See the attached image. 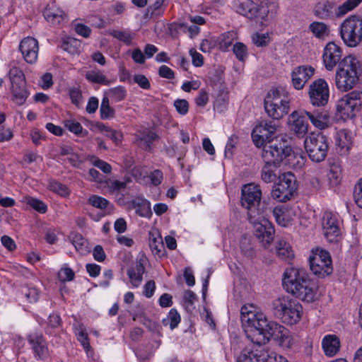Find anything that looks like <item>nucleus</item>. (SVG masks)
Returning a JSON list of instances; mask_svg holds the SVG:
<instances>
[{
  "mask_svg": "<svg viewBox=\"0 0 362 362\" xmlns=\"http://www.w3.org/2000/svg\"><path fill=\"white\" fill-rule=\"evenodd\" d=\"M240 314L247 337L255 344H265L270 328L266 315L252 304L244 305Z\"/></svg>",
  "mask_w": 362,
  "mask_h": 362,
  "instance_id": "1",
  "label": "nucleus"
},
{
  "mask_svg": "<svg viewBox=\"0 0 362 362\" xmlns=\"http://www.w3.org/2000/svg\"><path fill=\"white\" fill-rule=\"evenodd\" d=\"M282 284L287 292L307 302L315 298V291L310 285L306 271L296 267L287 268L283 276Z\"/></svg>",
  "mask_w": 362,
  "mask_h": 362,
  "instance_id": "2",
  "label": "nucleus"
},
{
  "mask_svg": "<svg viewBox=\"0 0 362 362\" xmlns=\"http://www.w3.org/2000/svg\"><path fill=\"white\" fill-rule=\"evenodd\" d=\"M361 71L358 59L354 55H348L343 58L335 74V85L341 92H347L358 83Z\"/></svg>",
  "mask_w": 362,
  "mask_h": 362,
  "instance_id": "3",
  "label": "nucleus"
},
{
  "mask_svg": "<svg viewBox=\"0 0 362 362\" xmlns=\"http://www.w3.org/2000/svg\"><path fill=\"white\" fill-rule=\"evenodd\" d=\"M291 102V97L285 88H273L264 98L265 112L273 119H280L288 113Z\"/></svg>",
  "mask_w": 362,
  "mask_h": 362,
  "instance_id": "4",
  "label": "nucleus"
},
{
  "mask_svg": "<svg viewBox=\"0 0 362 362\" xmlns=\"http://www.w3.org/2000/svg\"><path fill=\"white\" fill-rule=\"evenodd\" d=\"M274 315L284 323L294 325L298 323L303 315V307L296 299L283 296L274 299L272 303Z\"/></svg>",
  "mask_w": 362,
  "mask_h": 362,
  "instance_id": "5",
  "label": "nucleus"
},
{
  "mask_svg": "<svg viewBox=\"0 0 362 362\" xmlns=\"http://www.w3.org/2000/svg\"><path fill=\"white\" fill-rule=\"evenodd\" d=\"M339 33L347 47H357L362 42V18L356 15L348 17L340 25Z\"/></svg>",
  "mask_w": 362,
  "mask_h": 362,
  "instance_id": "6",
  "label": "nucleus"
},
{
  "mask_svg": "<svg viewBox=\"0 0 362 362\" xmlns=\"http://www.w3.org/2000/svg\"><path fill=\"white\" fill-rule=\"evenodd\" d=\"M304 146L309 158L314 162L320 163L327 156L329 143L322 133L311 132L304 141Z\"/></svg>",
  "mask_w": 362,
  "mask_h": 362,
  "instance_id": "7",
  "label": "nucleus"
},
{
  "mask_svg": "<svg viewBox=\"0 0 362 362\" xmlns=\"http://www.w3.org/2000/svg\"><path fill=\"white\" fill-rule=\"evenodd\" d=\"M309 263L312 272L320 278H325L333 272L331 255L324 249H313L309 257Z\"/></svg>",
  "mask_w": 362,
  "mask_h": 362,
  "instance_id": "8",
  "label": "nucleus"
},
{
  "mask_svg": "<svg viewBox=\"0 0 362 362\" xmlns=\"http://www.w3.org/2000/svg\"><path fill=\"white\" fill-rule=\"evenodd\" d=\"M297 189L296 179L291 173H284L279 176V181L272 190V197L279 202H286L291 199Z\"/></svg>",
  "mask_w": 362,
  "mask_h": 362,
  "instance_id": "9",
  "label": "nucleus"
},
{
  "mask_svg": "<svg viewBox=\"0 0 362 362\" xmlns=\"http://www.w3.org/2000/svg\"><path fill=\"white\" fill-rule=\"evenodd\" d=\"M362 107V91L354 90L337 103V113L341 119L346 120L354 117Z\"/></svg>",
  "mask_w": 362,
  "mask_h": 362,
  "instance_id": "10",
  "label": "nucleus"
},
{
  "mask_svg": "<svg viewBox=\"0 0 362 362\" xmlns=\"http://www.w3.org/2000/svg\"><path fill=\"white\" fill-rule=\"evenodd\" d=\"M248 220L253 226L255 236L265 247L269 245L274 240L275 230L272 223L265 217L264 213L256 215L255 212H252Z\"/></svg>",
  "mask_w": 362,
  "mask_h": 362,
  "instance_id": "11",
  "label": "nucleus"
},
{
  "mask_svg": "<svg viewBox=\"0 0 362 362\" xmlns=\"http://www.w3.org/2000/svg\"><path fill=\"white\" fill-rule=\"evenodd\" d=\"M361 1L362 0H346L340 6L329 1L319 4L315 8V14L322 18L341 17L354 10Z\"/></svg>",
  "mask_w": 362,
  "mask_h": 362,
  "instance_id": "12",
  "label": "nucleus"
},
{
  "mask_svg": "<svg viewBox=\"0 0 362 362\" xmlns=\"http://www.w3.org/2000/svg\"><path fill=\"white\" fill-rule=\"evenodd\" d=\"M262 199L260 187L254 183L245 185L242 188L241 203L243 207L247 209V216L250 217L252 212L258 215L264 212L259 208Z\"/></svg>",
  "mask_w": 362,
  "mask_h": 362,
  "instance_id": "13",
  "label": "nucleus"
},
{
  "mask_svg": "<svg viewBox=\"0 0 362 362\" xmlns=\"http://www.w3.org/2000/svg\"><path fill=\"white\" fill-rule=\"evenodd\" d=\"M262 146V157L264 163L273 164L275 168L280 167L289 150V146L277 140L269 141Z\"/></svg>",
  "mask_w": 362,
  "mask_h": 362,
  "instance_id": "14",
  "label": "nucleus"
},
{
  "mask_svg": "<svg viewBox=\"0 0 362 362\" xmlns=\"http://www.w3.org/2000/svg\"><path fill=\"white\" fill-rule=\"evenodd\" d=\"M308 95L313 106L322 107L327 105L329 98V88L327 81L323 78L313 81L309 86Z\"/></svg>",
  "mask_w": 362,
  "mask_h": 362,
  "instance_id": "15",
  "label": "nucleus"
},
{
  "mask_svg": "<svg viewBox=\"0 0 362 362\" xmlns=\"http://www.w3.org/2000/svg\"><path fill=\"white\" fill-rule=\"evenodd\" d=\"M238 362H289L285 357L274 352L266 350L243 351L238 358Z\"/></svg>",
  "mask_w": 362,
  "mask_h": 362,
  "instance_id": "16",
  "label": "nucleus"
},
{
  "mask_svg": "<svg viewBox=\"0 0 362 362\" xmlns=\"http://www.w3.org/2000/svg\"><path fill=\"white\" fill-rule=\"evenodd\" d=\"M322 225L327 240L329 243L338 242L340 238L341 230L337 216L332 212H325Z\"/></svg>",
  "mask_w": 362,
  "mask_h": 362,
  "instance_id": "17",
  "label": "nucleus"
},
{
  "mask_svg": "<svg viewBox=\"0 0 362 362\" xmlns=\"http://www.w3.org/2000/svg\"><path fill=\"white\" fill-rule=\"evenodd\" d=\"M278 126L271 121H265L257 125L252 130V138L255 146L272 141V136L276 133Z\"/></svg>",
  "mask_w": 362,
  "mask_h": 362,
  "instance_id": "18",
  "label": "nucleus"
},
{
  "mask_svg": "<svg viewBox=\"0 0 362 362\" xmlns=\"http://www.w3.org/2000/svg\"><path fill=\"white\" fill-rule=\"evenodd\" d=\"M267 337V343L270 337H273L279 346L285 349L291 348L294 344V340L290 332L283 325L276 322H270V328Z\"/></svg>",
  "mask_w": 362,
  "mask_h": 362,
  "instance_id": "19",
  "label": "nucleus"
},
{
  "mask_svg": "<svg viewBox=\"0 0 362 362\" xmlns=\"http://www.w3.org/2000/svg\"><path fill=\"white\" fill-rule=\"evenodd\" d=\"M147 261L146 255L144 252H139L135 262L128 268L127 274L132 287L137 288L141 284Z\"/></svg>",
  "mask_w": 362,
  "mask_h": 362,
  "instance_id": "20",
  "label": "nucleus"
},
{
  "mask_svg": "<svg viewBox=\"0 0 362 362\" xmlns=\"http://www.w3.org/2000/svg\"><path fill=\"white\" fill-rule=\"evenodd\" d=\"M305 116L303 111H294L288 117L287 124L289 131L299 139L304 138L308 132L309 124Z\"/></svg>",
  "mask_w": 362,
  "mask_h": 362,
  "instance_id": "21",
  "label": "nucleus"
},
{
  "mask_svg": "<svg viewBox=\"0 0 362 362\" xmlns=\"http://www.w3.org/2000/svg\"><path fill=\"white\" fill-rule=\"evenodd\" d=\"M235 10L237 13L250 19L255 18L264 19L269 13L266 7L264 6L259 7L251 0H240L235 6Z\"/></svg>",
  "mask_w": 362,
  "mask_h": 362,
  "instance_id": "22",
  "label": "nucleus"
},
{
  "mask_svg": "<svg viewBox=\"0 0 362 362\" xmlns=\"http://www.w3.org/2000/svg\"><path fill=\"white\" fill-rule=\"evenodd\" d=\"M342 57L341 47L334 42H328L323 49L322 61L327 71H332Z\"/></svg>",
  "mask_w": 362,
  "mask_h": 362,
  "instance_id": "23",
  "label": "nucleus"
},
{
  "mask_svg": "<svg viewBox=\"0 0 362 362\" xmlns=\"http://www.w3.org/2000/svg\"><path fill=\"white\" fill-rule=\"evenodd\" d=\"M315 69L311 66H298L291 72V83L296 90H302L308 80L314 75Z\"/></svg>",
  "mask_w": 362,
  "mask_h": 362,
  "instance_id": "24",
  "label": "nucleus"
},
{
  "mask_svg": "<svg viewBox=\"0 0 362 362\" xmlns=\"http://www.w3.org/2000/svg\"><path fill=\"white\" fill-rule=\"evenodd\" d=\"M19 49L28 63L33 64L37 61L39 46L35 38L32 37L23 38L20 43Z\"/></svg>",
  "mask_w": 362,
  "mask_h": 362,
  "instance_id": "25",
  "label": "nucleus"
},
{
  "mask_svg": "<svg viewBox=\"0 0 362 362\" xmlns=\"http://www.w3.org/2000/svg\"><path fill=\"white\" fill-rule=\"evenodd\" d=\"M273 215L278 225L288 227L292 224L297 216V210L294 206H281L273 209Z\"/></svg>",
  "mask_w": 362,
  "mask_h": 362,
  "instance_id": "26",
  "label": "nucleus"
},
{
  "mask_svg": "<svg viewBox=\"0 0 362 362\" xmlns=\"http://www.w3.org/2000/svg\"><path fill=\"white\" fill-rule=\"evenodd\" d=\"M28 341L36 357L40 359H46L49 356V352L42 334L37 333L30 334L28 336Z\"/></svg>",
  "mask_w": 362,
  "mask_h": 362,
  "instance_id": "27",
  "label": "nucleus"
},
{
  "mask_svg": "<svg viewBox=\"0 0 362 362\" xmlns=\"http://www.w3.org/2000/svg\"><path fill=\"white\" fill-rule=\"evenodd\" d=\"M322 346L327 356H335L340 349V340L335 334H327L322 340Z\"/></svg>",
  "mask_w": 362,
  "mask_h": 362,
  "instance_id": "28",
  "label": "nucleus"
},
{
  "mask_svg": "<svg viewBox=\"0 0 362 362\" xmlns=\"http://www.w3.org/2000/svg\"><path fill=\"white\" fill-rule=\"evenodd\" d=\"M306 162V158L301 153L294 152L289 150L287 151L284 161L282 162L285 165L293 170L301 169Z\"/></svg>",
  "mask_w": 362,
  "mask_h": 362,
  "instance_id": "29",
  "label": "nucleus"
},
{
  "mask_svg": "<svg viewBox=\"0 0 362 362\" xmlns=\"http://www.w3.org/2000/svg\"><path fill=\"white\" fill-rule=\"evenodd\" d=\"M43 15L45 20L52 25L60 24L66 18L65 13L55 5L47 6L44 11Z\"/></svg>",
  "mask_w": 362,
  "mask_h": 362,
  "instance_id": "30",
  "label": "nucleus"
},
{
  "mask_svg": "<svg viewBox=\"0 0 362 362\" xmlns=\"http://www.w3.org/2000/svg\"><path fill=\"white\" fill-rule=\"evenodd\" d=\"M303 112L315 128L325 129L328 127L329 120L326 113L319 110L314 112L303 110Z\"/></svg>",
  "mask_w": 362,
  "mask_h": 362,
  "instance_id": "31",
  "label": "nucleus"
},
{
  "mask_svg": "<svg viewBox=\"0 0 362 362\" xmlns=\"http://www.w3.org/2000/svg\"><path fill=\"white\" fill-rule=\"evenodd\" d=\"M11 100L17 105H23L30 93L27 88L26 83L11 86Z\"/></svg>",
  "mask_w": 362,
  "mask_h": 362,
  "instance_id": "32",
  "label": "nucleus"
},
{
  "mask_svg": "<svg viewBox=\"0 0 362 362\" xmlns=\"http://www.w3.org/2000/svg\"><path fill=\"white\" fill-rule=\"evenodd\" d=\"M334 141L341 153H347L351 146V136L346 129L339 130L334 136Z\"/></svg>",
  "mask_w": 362,
  "mask_h": 362,
  "instance_id": "33",
  "label": "nucleus"
},
{
  "mask_svg": "<svg viewBox=\"0 0 362 362\" xmlns=\"http://www.w3.org/2000/svg\"><path fill=\"white\" fill-rule=\"evenodd\" d=\"M156 138V134L145 128L137 131L135 134L134 142L140 147L146 149L149 148L151 144Z\"/></svg>",
  "mask_w": 362,
  "mask_h": 362,
  "instance_id": "34",
  "label": "nucleus"
},
{
  "mask_svg": "<svg viewBox=\"0 0 362 362\" xmlns=\"http://www.w3.org/2000/svg\"><path fill=\"white\" fill-rule=\"evenodd\" d=\"M74 333L77 340L80 342L86 354L91 351L88 333L83 324L78 323L74 325Z\"/></svg>",
  "mask_w": 362,
  "mask_h": 362,
  "instance_id": "35",
  "label": "nucleus"
},
{
  "mask_svg": "<svg viewBox=\"0 0 362 362\" xmlns=\"http://www.w3.org/2000/svg\"><path fill=\"white\" fill-rule=\"evenodd\" d=\"M127 96V90L124 86H118L109 88L104 92L103 97L107 98L108 100L115 103L120 102Z\"/></svg>",
  "mask_w": 362,
  "mask_h": 362,
  "instance_id": "36",
  "label": "nucleus"
},
{
  "mask_svg": "<svg viewBox=\"0 0 362 362\" xmlns=\"http://www.w3.org/2000/svg\"><path fill=\"white\" fill-rule=\"evenodd\" d=\"M276 250L277 255L285 261H290L294 257V253L290 244L284 240L277 242Z\"/></svg>",
  "mask_w": 362,
  "mask_h": 362,
  "instance_id": "37",
  "label": "nucleus"
},
{
  "mask_svg": "<svg viewBox=\"0 0 362 362\" xmlns=\"http://www.w3.org/2000/svg\"><path fill=\"white\" fill-rule=\"evenodd\" d=\"M69 239L80 254L84 255L89 251L88 241L78 233H71Z\"/></svg>",
  "mask_w": 362,
  "mask_h": 362,
  "instance_id": "38",
  "label": "nucleus"
},
{
  "mask_svg": "<svg viewBox=\"0 0 362 362\" xmlns=\"http://www.w3.org/2000/svg\"><path fill=\"white\" fill-rule=\"evenodd\" d=\"M86 78L90 83H98L105 86L110 84V81L103 74V72L98 69H93L88 71L85 74Z\"/></svg>",
  "mask_w": 362,
  "mask_h": 362,
  "instance_id": "39",
  "label": "nucleus"
},
{
  "mask_svg": "<svg viewBox=\"0 0 362 362\" xmlns=\"http://www.w3.org/2000/svg\"><path fill=\"white\" fill-rule=\"evenodd\" d=\"M11 68L8 72V78L11 85L23 84L25 82V78L22 70L17 67L16 63L13 62L10 64Z\"/></svg>",
  "mask_w": 362,
  "mask_h": 362,
  "instance_id": "40",
  "label": "nucleus"
},
{
  "mask_svg": "<svg viewBox=\"0 0 362 362\" xmlns=\"http://www.w3.org/2000/svg\"><path fill=\"white\" fill-rule=\"evenodd\" d=\"M64 127L71 133L79 136H86L88 132L84 129L79 122L74 119H69L64 121Z\"/></svg>",
  "mask_w": 362,
  "mask_h": 362,
  "instance_id": "41",
  "label": "nucleus"
},
{
  "mask_svg": "<svg viewBox=\"0 0 362 362\" xmlns=\"http://www.w3.org/2000/svg\"><path fill=\"white\" fill-rule=\"evenodd\" d=\"M309 28L312 33L319 39H325L329 34V27L322 22H313L310 25Z\"/></svg>",
  "mask_w": 362,
  "mask_h": 362,
  "instance_id": "42",
  "label": "nucleus"
},
{
  "mask_svg": "<svg viewBox=\"0 0 362 362\" xmlns=\"http://www.w3.org/2000/svg\"><path fill=\"white\" fill-rule=\"evenodd\" d=\"M181 317L175 309H171L166 317L162 320L165 327H169L171 330L177 327L180 322Z\"/></svg>",
  "mask_w": 362,
  "mask_h": 362,
  "instance_id": "43",
  "label": "nucleus"
},
{
  "mask_svg": "<svg viewBox=\"0 0 362 362\" xmlns=\"http://www.w3.org/2000/svg\"><path fill=\"white\" fill-rule=\"evenodd\" d=\"M273 164L266 163L263 166L261 171V178L265 183H271L275 180L276 174V170Z\"/></svg>",
  "mask_w": 362,
  "mask_h": 362,
  "instance_id": "44",
  "label": "nucleus"
},
{
  "mask_svg": "<svg viewBox=\"0 0 362 362\" xmlns=\"http://www.w3.org/2000/svg\"><path fill=\"white\" fill-rule=\"evenodd\" d=\"M110 34L126 45H131L134 38V34L129 30H113L110 32Z\"/></svg>",
  "mask_w": 362,
  "mask_h": 362,
  "instance_id": "45",
  "label": "nucleus"
},
{
  "mask_svg": "<svg viewBox=\"0 0 362 362\" xmlns=\"http://www.w3.org/2000/svg\"><path fill=\"white\" fill-rule=\"evenodd\" d=\"M100 117L103 119H109L115 116V110L110 106V100L107 98H103L100 107Z\"/></svg>",
  "mask_w": 362,
  "mask_h": 362,
  "instance_id": "46",
  "label": "nucleus"
},
{
  "mask_svg": "<svg viewBox=\"0 0 362 362\" xmlns=\"http://www.w3.org/2000/svg\"><path fill=\"white\" fill-rule=\"evenodd\" d=\"M149 247L154 255L158 257L163 255L164 246L161 237H151L149 240Z\"/></svg>",
  "mask_w": 362,
  "mask_h": 362,
  "instance_id": "47",
  "label": "nucleus"
},
{
  "mask_svg": "<svg viewBox=\"0 0 362 362\" xmlns=\"http://www.w3.org/2000/svg\"><path fill=\"white\" fill-rule=\"evenodd\" d=\"M235 33L227 32L219 38V47L223 51H226L231 46L235 38Z\"/></svg>",
  "mask_w": 362,
  "mask_h": 362,
  "instance_id": "48",
  "label": "nucleus"
},
{
  "mask_svg": "<svg viewBox=\"0 0 362 362\" xmlns=\"http://www.w3.org/2000/svg\"><path fill=\"white\" fill-rule=\"evenodd\" d=\"M26 203L35 211L45 214L47 210V205L41 200L30 197H26Z\"/></svg>",
  "mask_w": 362,
  "mask_h": 362,
  "instance_id": "49",
  "label": "nucleus"
},
{
  "mask_svg": "<svg viewBox=\"0 0 362 362\" xmlns=\"http://www.w3.org/2000/svg\"><path fill=\"white\" fill-rule=\"evenodd\" d=\"M88 202L91 206L100 209H104L110 204V202L106 199L98 195H91L88 198Z\"/></svg>",
  "mask_w": 362,
  "mask_h": 362,
  "instance_id": "50",
  "label": "nucleus"
},
{
  "mask_svg": "<svg viewBox=\"0 0 362 362\" xmlns=\"http://www.w3.org/2000/svg\"><path fill=\"white\" fill-rule=\"evenodd\" d=\"M49 189L62 197L69 194V189L64 185L56 181H50L48 185Z\"/></svg>",
  "mask_w": 362,
  "mask_h": 362,
  "instance_id": "51",
  "label": "nucleus"
},
{
  "mask_svg": "<svg viewBox=\"0 0 362 362\" xmlns=\"http://www.w3.org/2000/svg\"><path fill=\"white\" fill-rule=\"evenodd\" d=\"M75 274L74 271L69 267H63L58 272V278L61 281H70L74 279Z\"/></svg>",
  "mask_w": 362,
  "mask_h": 362,
  "instance_id": "52",
  "label": "nucleus"
},
{
  "mask_svg": "<svg viewBox=\"0 0 362 362\" xmlns=\"http://www.w3.org/2000/svg\"><path fill=\"white\" fill-rule=\"evenodd\" d=\"M81 43L76 39H70L64 45V48L68 52L74 54L79 52Z\"/></svg>",
  "mask_w": 362,
  "mask_h": 362,
  "instance_id": "53",
  "label": "nucleus"
},
{
  "mask_svg": "<svg viewBox=\"0 0 362 362\" xmlns=\"http://www.w3.org/2000/svg\"><path fill=\"white\" fill-rule=\"evenodd\" d=\"M233 52L240 61H244L247 57V48L241 42H237L233 46Z\"/></svg>",
  "mask_w": 362,
  "mask_h": 362,
  "instance_id": "54",
  "label": "nucleus"
},
{
  "mask_svg": "<svg viewBox=\"0 0 362 362\" xmlns=\"http://www.w3.org/2000/svg\"><path fill=\"white\" fill-rule=\"evenodd\" d=\"M354 198L356 205L362 209V177L355 185L354 191Z\"/></svg>",
  "mask_w": 362,
  "mask_h": 362,
  "instance_id": "55",
  "label": "nucleus"
},
{
  "mask_svg": "<svg viewBox=\"0 0 362 362\" xmlns=\"http://www.w3.org/2000/svg\"><path fill=\"white\" fill-rule=\"evenodd\" d=\"M269 37L267 33H255L252 35L253 43L258 47H263L267 45Z\"/></svg>",
  "mask_w": 362,
  "mask_h": 362,
  "instance_id": "56",
  "label": "nucleus"
},
{
  "mask_svg": "<svg viewBox=\"0 0 362 362\" xmlns=\"http://www.w3.org/2000/svg\"><path fill=\"white\" fill-rule=\"evenodd\" d=\"M91 161L94 166L98 168L105 173H110L112 170L111 165L101 159L93 157Z\"/></svg>",
  "mask_w": 362,
  "mask_h": 362,
  "instance_id": "57",
  "label": "nucleus"
},
{
  "mask_svg": "<svg viewBox=\"0 0 362 362\" xmlns=\"http://www.w3.org/2000/svg\"><path fill=\"white\" fill-rule=\"evenodd\" d=\"M174 107L178 113L185 115L188 112L189 103L185 99H177L174 102Z\"/></svg>",
  "mask_w": 362,
  "mask_h": 362,
  "instance_id": "58",
  "label": "nucleus"
},
{
  "mask_svg": "<svg viewBox=\"0 0 362 362\" xmlns=\"http://www.w3.org/2000/svg\"><path fill=\"white\" fill-rule=\"evenodd\" d=\"M236 144V138L231 136L228 139L225 147V158L230 159L233 157L234 149Z\"/></svg>",
  "mask_w": 362,
  "mask_h": 362,
  "instance_id": "59",
  "label": "nucleus"
},
{
  "mask_svg": "<svg viewBox=\"0 0 362 362\" xmlns=\"http://www.w3.org/2000/svg\"><path fill=\"white\" fill-rule=\"evenodd\" d=\"M189 55L192 57V64L196 67H200L204 64L203 56L199 53L195 49L192 48L189 50Z\"/></svg>",
  "mask_w": 362,
  "mask_h": 362,
  "instance_id": "60",
  "label": "nucleus"
},
{
  "mask_svg": "<svg viewBox=\"0 0 362 362\" xmlns=\"http://www.w3.org/2000/svg\"><path fill=\"white\" fill-rule=\"evenodd\" d=\"M108 188L112 192H118L127 186V182L117 180H110L107 182Z\"/></svg>",
  "mask_w": 362,
  "mask_h": 362,
  "instance_id": "61",
  "label": "nucleus"
},
{
  "mask_svg": "<svg viewBox=\"0 0 362 362\" xmlns=\"http://www.w3.org/2000/svg\"><path fill=\"white\" fill-rule=\"evenodd\" d=\"M61 153L64 156H71L69 160L73 165H76L78 160V156L74 153V149L71 146H64L62 147Z\"/></svg>",
  "mask_w": 362,
  "mask_h": 362,
  "instance_id": "62",
  "label": "nucleus"
},
{
  "mask_svg": "<svg viewBox=\"0 0 362 362\" xmlns=\"http://www.w3.org/2000/svg\"><path fill=\"white\" fill-rule=\"evenodd\" d=\"M136 212L141 217H150L152 214L150 202H145L142 206L136 209Z\"/></svg>",
  "mask_w": 362,
  "mask_h": 362,
  "instance_id": "63",
  "label": "nucleus"
},
{
  "mask_svg": "<svg viewBox=\"0 0 362 362\" xmlns=\"http://www.w3.org/2000/svg\"><path fill=\"white\" fill-rule=\"evenodd\" d=\"M134 81L141 88L144 89H149L150 88V83L148 78L142 74H136L134 76Z\"/></svg>",
  "mask_w": 362,
  "mask_h": 362,
  "instance_id": "64",
  "label": "nucleus"
}]
</instances>
